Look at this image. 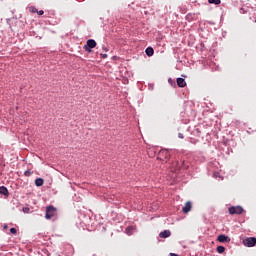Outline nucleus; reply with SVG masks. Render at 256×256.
<instances>
[{
    "instance_id": "f257e3e1",
    "label": "nucleus",
    "mask_w": 256,
    "mask_h": 256,
    "mask_svg": "<svg viewBox=\"0 0 256 256\" xmlns=\"http://www.w3.org/2000/svg\"><path fill=\"white\" fill-rule=\"evenodd\" d=\"M157 159H159V161H162L163 163H167V161L171 159V154L169 153V150L167 149L160 150L158 153Z\"/></svg>"
},
{
    "instance_id": "f03ea898",
    "label": "nucleus",
    "mask_w": 256,
    "mask_h": 256,
    "mask_svg": "<svg viewBox=\"0 0 256 256\" xmlns=\"http://www.w3.org/2000/svg\"><path fill=\"white\" fill-rule=\"evenodd\" d=\"M55 217H57V208H55L53 205L47 206L45 219H55Z\"/></svg>"
},
{
    "instance_id": "7ed1b4c3",
    "label": "nucleus",
    "mask_w": 256,
    "mask_h": 256,
    "mask_svg": "<svg viewBox=\"0 0 256 256\" xmlns=\"http://www.w3.org/2000/svg\"><path fill=\"white\" fill-rule=\"evenodd\" d=\"M97 47V42L93 39H89L86 42V45L84 46L85 51L87 53H91V49H95Z\"/></svg>"
},
{
    "instance_id": "20e7f679",
    "label": "nucleus",
    "mask_w": 256,
    "mask_h": 256,
    "mask_svg": "<svg viewBox=\"0 0 256 256\" xmlns=\"http://www.w3.org/2000/svg\"><path fill=\"white\" fill-rule=\"evenodd\" d=\"M228 211L230 215H241L244 210L241 206H231Z\"/></svg>"
},
{
    "instance_id": "39448f33",
    "label": "nucleus",
    "mask_w": 256,
    "mask_h": 256,
    "mask_svg": "<svg viewBox=\"0 0 256 256\" xmlns=\"http://www.w3.org/2000/svg\"><path fill=\"white\" fill-rule=\"evenodd\" d=\"M243 245L245 247H255L256 245V238L255 237H248L243 240Z\"/></svg>"
},
{
    "instance_id": "423d86ee",
    "label": "nucleus",
    "mask_w": 256,
    "mask_h": 256,
    "mask_svg": "<svg viewBox=\"0 0 256 256\" xmlns=\"http://www.w3.org/2000/svg\"><path fill=\"white\" fill-rule=\"evenodd\" d=\"M217 241H219V243H229V241H231V238H229V236H226L225 234H221L218 236Z\"/></svg>"
},
{
    "instance_id": "0eeeda50",
    "label": "nucleus",
    "mask_w": 256,
    "mask_h": 256,
    "mask_svg": "<svg viewBox=\"0 0 256 256\" xmlns=\"http://www.w3.org/2000/svg\"><path fill=\"white\" fill-rule=\"evenodd\" d=\"M191 209H193V204L191 202H186L184 207L182 208V212L187 214L189 213V211H191Z\"/></svg>"
},
{
    "instance_id": "6e6552de",
    "label": "nucleus",
    "mask_w": 256,
    "mask_h": 256,
    "mask_svg": "<svg viewBox=\"0 0 256 256\" xmlns=\"http://www.w3.org/2000/svg\"><path fill=\"white\" fill-rule=\"evenodd\" d=\"M159 237L161 239H167V237H171V231L164 230L163 232H160Z\"/></svg>"
},
{
    "instance_id": "1a4fd4ad",
    "label": "nucleus",
    "mask_w": 256,
    "mask_h": 256,
    "mask_svg": "<svg viewBox=\"0 0 256 256\" xmlns=\"http://www.w3.org/2000/svg\"><path fill=\"white\" fill-rule=\"evenodd\" d=\"M177 85L178 87H187V82L183 78H177Z\"/></svg>"
},
{
    "instance_id": "9d476101",
    "label": "nucleus",
    "mask_w": 256,
    "mask_h": 256,
    "mask_svg": "<svg viewBox=\"0 0 256 256\" xmlns=\"http://www.w3.org/2000/svg\"><path fill=\"white\" fill-rule=\"evenodd\" d=\"M145 53H146V55H147L148 57H153V55H154V53H155V50H153L152 47H148V48H146Z\"/></svg>"
},
{
    "instance_id": "9b49d317",
    "label": "nucleus",
    "mask_w": 256,
    "mask_h": 256,
    "mask_svg": "<svg viewBox=\"0 0 256 256\" xmlns=\"http://www.w3.org/2000/svg\"><path fill=\"white\" fill-rule=\"evenodd\" d=\"M45 183V180H43V178H37L35 180V185L36 187H43V184Z\"/></svg>"
},
{
    "instance_id": "f8f14e48",
    "label": "nucleus",
    "mask_w": 256,
    "mask_h": 256,
    "mask_svg": "<svg viewBox=\"0 0 256 256\" xmlns=\"http://www.w3.org/2000/svg\"><path fill=\"white\" fill-rule=\"evenodd\" d=\"M0 195H5L6 197L9 195V190H7V187L5 186L0 187Z\"/></svg>"
},
{
    "instance_id": "ddd939ff",
    "label": "nucleus",
    "mask_w": 256,
    "mask_h": 256,
    "mask_svg": "<svg viewBox=\"0 0 256 256\" xmlns=\"http://www.w3.org/2000/svg\"><path fill=\"white\" fill-rule=\"evenodd\" d=\"M133 231H135V227L129 226L126 228L127 235H133Z\"/></svg>"
},
{
    "instance_id": "4468645a",
    "label": "nucleus",
    "mask_w": 256,
    "mask_h": 256,
    "mask_svg": "<svg viewBox=\"0 0 256 256\" xmlns=\"http://www.w3.org/2000/svg\"><path fill=\"white\" fill-rule=\"evenodd\" d=\"M217 253H225V247L224 246H218L216 248Z\"/></svg>"
},
{
    "instance_id": "2eb2a0df",
    "label": "nucleus",
    "mask_w": 256,
    "mask_h": 256,
    "mask_svg": "<svg viewBox=\"0 0 256 256\" xmlns=\"http://www.w3.org/2000/svg\"><path fill=\"white\" fill-rule=\"evenodd\" d=\"M208 3L214 5H221V0H208Z\"/></svg>"
},
{
    "instance_id": "dca6fc26",
    "label": "nucleus",
    "mask_w": 256,
    "mask_h": 256,
    "mask_svg": "<svg viewBox=\"0 0 256 256\" xmlns=\"http://www.w3.org/2000/svg\"><path fill=\"white\" fill-rule=\"evenodd\" d=\"M29 11L30 13H37V9L35 8V6L29 7Z\"/></svg>"
},
{
    "instance_id": "f3484780",
    "label": "nucleus",
    "mask_w": 256,
    "mask_h": 256,
    "mask_svg": "<svg viewBox=\"0 0 256 256\" xmlns=\"http://www.w3.org/2000/svg\"><path fill=\"white\" fill-rule=\"evenodd\" d=\"M10 233H12V235H17V229L16 228H11Z\"/></svg>"
},
{
    "instance_id": "a211bd4d",
    "label": "nucleus",
    "mask_w": 256,
    "mask_h": 256,
    "mask_svg": "<svg viewBox=\"0 0 256 256\" xmlns=\"http://www.w3.org/2000/svg\"><path fill=\"white\" fill-rule=\"evenodd\" d=\"M38 15H44L45 14V11H43V10H37V12H36Z\"/></svg>"
},
{
    "instance_id": "6ab92c4d",
    "label": "nucleus",
    "mask_w": 256,
    "mask_h": 256,
    "mask_svg": "<svg viewBox=\"0 0 256 256\" xmlns=\"http://www.w3.org/2000/svg\"><path fill=\"white\" fill-rule=\"evenodd\" d=\"M178 137H179V139H185V136L183 135V133H179Z\"/></svg>"
},
{
    "instance_id": "aec40b11",
    "label": "nucleus",
    "mask_w": 256,
    "mask_h": 256,
    "mask_svg": "<svg viewBox=\"0 0 256 256\" xmlns=\"http://www.w3.org/2000/svg\"><path fill=\"white\" fill-rule=\"evenodd\" d=\"M24 175H25L26 177H29V175H31V172H30L29 170H27V171H25Z\"/></svg>"
},
{
    "instance_id": "412c9836",
    "label": "nucleus",
    "mask_w": 256,
    "mask_h": 256,
    "mask_svg": "<svg viewBox=\"0 0 256 256\" xmlns=\"http://www.w3.org/2000/svg\"><path fill=\"white\" fill-rule=\"evenodd\" d=\"M23 211H24L25 213H29L30 209L26 207V208H23Z\"/></svg>"
},
{
    "instance_id": "4be33fe9",
    "label": "nucleus",
    "mask_w": 256,
    "mask_h": 256,
    "mask_svg": "<svg viewBox=\"0 0 256 256\" xmlns=\"http://www.w3.org/2000/svg\"><path fill=\"white\" fill-rule=\"evenodd\" d=\"M102 55V59H107V54H101Z\"/></svg>"
},
{
    "instance_id": "5701e85b",
    "label": "nucleus",
    "mask_w": 256,
    "mask_h": 256,
    "mask_svg": "<svg viewBox=\"0 0 256 256\" xmlns=\"http://www.w3.org/2000/svg\"><path fill=\"white\" fill-rule=\"evenodd\" d=\"M168 83H170L171 85H173V79L170 78V79L168 80Z\"/></svg>"
},
{
    "instance_id": "b1692460",
    "label": "nucleus",
    "mask_w": 256,
    "mask_h": 256,
    "mask_svg": "<svg viewBox=\"0 0 256 256\" xmlns=\"http://www.w3.org/2000/svg\"><path fill=\"white\" fill-rule=\"evenodd\" d=\"M104 51H108L107 48L103 47Z\"/></svg>"
}]
</instances>
